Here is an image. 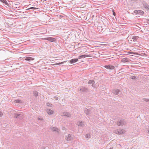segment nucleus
Listing matches in <instances>:
<instances>
[{"instance_id": "f257e3e1", "label": "nucleus", "mask_w": 149, "mask_h": 149, "mask_svg": "<svg viewBox=\"0 0 149 149\" xmlns=\"http://www.w3.org/2000/svg\"><path fill=\"white\" fill-rule=\"evenodd\" d=\"M125 131L123 129H118L113 131V133L117 134H122L125 133Z\"/></svg>"}, {"instance_id": "f03ea898", "label": "nucleus", "mask_w": 149, "mask_h": 149, "mask_svg": "<svg viewBox=\"0 0 149 149\" xmlns=\"http://www.w3.org/2000/svg\"><path fill=\"white\" fill-rule=\"evenodd\" d=\"M125 123V121L123 120H120L118 121L116 124L118 126H123Z\"/></svg>"}, {"instance_id": "7ed1b4c3", "label": "nucleus", "mask_w": 149, "mask_h": 149, "mask_svg": "<svg viewBox=\"0 0 149 149\" xmlns=\"http://www.w3.org/2000/svg\"><path fill=\"white\" fill-rule=\"evenodd\" d=\"M74 136H73L68 134L66 136L65 139L67 141H70L73 139Z\"/></svg>"}, {"instance_id": "20e7f679", "label": "nucleus", "mask_w": 149, "mask_h": 149, "mask_svg": "<svg viewBox=\"0 0 149 149\" xmlns=\"http://www.w3.org/2000/svg\"><path fill=\"white\" fill-rule=\"evenodd\" d=\"M45 40H47L51 42H54L56 40L55 38H53L52 37L46 38L44 39Z\"/></svg>"}, {"instance_id": "39448f33", "label": "nucleus", "mask_w": 149, "mask_h": 149, "mask_svg": "<svg viewBox=\"0 0 149 149\" xmlns=\"http://www.w3.org/2000/svg\"><path fill=\"white\" fill-rule=\"evenodd\" d=\"M49 129L50 130L52 131H56L58 132H59L60 130L59 129L56 127H51Z\"/></svg>"}, {"instance_id": "423d86ee", "label": "nucleus", "mask_w": 149, "mask_h": 149, "mask_svg": "<svg viewBox=\"0 0 149 149\" xmlns=\"http://www.w3.org/2000/svg\"><path fill=\"white\" fill-rule=\"evenodd\" d=\"M104 67L107 69L111 70L115 68V67L114 66L110 65H106L104 66Z\"/></svg>"}, {"instance_id": "0eeeda50", "label": "nucleus", "mask_w": 149, "mask_h": 149, "mask_svg": "<svg viewBox=\"0 0 149 149\" xmlns=\"http://www.w3.org/2000/svg\"><path fill=\"white\" fill-rule=\"evenodd\" d=\"M79 90L80 91L83 92H87L88 91L87 88L84 87H81L80 89H79Z\"/></svg>"}, {"instance_id": "6e6552de", "label": "nucleus", "mask_w": 149, "mask_h": 149, "mask_svg": "<svg viewBox=\"0 0 149 149\" xmlns=\"http://www.w3.org/2000/svg\"><path fill=\"white\" fill-rule=\"evenodd\" d=\"M77 125L79 126L83 127L84 125V121H79L77 122Z\"/></svg>"}, {"instance_id": "1a4fd4ad", "label": "nucleus", "mask_w": 149, "mask_h": 149, "mask_svg": "<svg viewBox=\"0 0 149 149\" xmlns=\"http://www.w3.org/2000/svg\"><path fill=\"white\" fill-rule=\"evenodd\" d=\"M62 116H66L67 117H70L71 116V115L70 114L67 112H65L63 113H62Z\"/></svg>"}, {"instance_id": "9d476101", "label": "nucleus", "mask_w": 149, "mask_h": 149, "mask_svg": "<svg viewBox=\"0 0 149 149\" xmlns=\"http://www.w3.org/2000/svg\"><path fill=\"white\" fill-rule=\"evenodd\" d=\"M120 92V90L118 89H115L113 90L112 93L114 94L117 95Z\"/></svg>"}, {"instance_id": "9b49d317", "label": "nucleus", "mask_w": 149, "mask_h": 149, "mask_svg": "<svg viewBox=\"0 0 149 149\" xmlns=\"http://www.w3.org/2000/svg\"><path fill=\"white\" fill-rule=\"evenodd\" d=\"M78 61V58H74L71 60L70 61V64H72L77 62Z\"/></svg>"}, {"instance_id": "f8f14e48", "label": "nucleus", "mask_w": 149, "mask_h": 149, "mask_svg": "<svg viewBox=\"0 0 149 149\" xmlns=\"http://www.w3.org/2000/svg\"><path fill=\"white\" fill-rule=\"evenodd\" d=\"M84 113L87 115H88L91 113V111L90 109H85L84 110Z\"/></svg>"}, {"instance_id": "ddd939ff", "label": "nucleus", "mask_w": 149, "mask_h": 149, "mask_svg": "<svg viewBox=\"0 0 149 149\" xmlns=\"http://www.w3.org/2000/svg\"><path fill=\"white\" fill-rule=\"evenodd\" d=\"M91 56L90 55H82L79 56V58L80 59L81 58L90 57Z\"/></svg>"}, {"instance_id": "4468645a", "label": "nucleus", "mask_w": 149, "mask_h": 149, "mask_svg": "<svg viewBox=\"0 0 149 149\" xmlns=\"http://www.w3.org/2000/svg\"><path fill=\"white\" fill-rule=\"evenodd\" d=\"M95 82L93 80H90L88 81V84H92V87H95V85L94 84H95Z\"/></svg>"}, {"instance_id": "2eb2a0df", "label": "nucleus", "mask_w": 149, "mask_h": 149, "mask_svg": "<svg viewBox=\"0 0 149 149\" xmlns=\"http://www.w3.org/2000/svg\"><path fill=\"white\" fill-rule=\"evenodd\" d=\"M34 58L31 57H27L25 58V60L26 61H30L34 60Z\"/></svg>"}, {"instance_id": "dca6fc26", "label": "nucleus", "mask_w": 149, "mask_h": 149, "mask_svg": "<svg viewBox=\"0 0 149 149\" xmlns=\"http://www.w3.org/2000/svg\"><path fill=\"white\" fill-rule=\"evenodd\" d=\"M129 61V59L128 58H123L121 60V61L123 63H125Z\"/></svg>"}, {"instance_id": "f3484780", "label": "nucleus", "mask_w": 149, "mask_h": 149, "mask_svg": "<svg viewBox=\"0 0 149 149\" xmlns=\"http://www.w3.org/2000/svg\"><path fill=\"white\" fill-rule=\"evenodd\" d=\"M47 113L49 114H52L54 113V111L50 109H47Z\"/></svg>"}, {"instance_id": "a211bd4d", "label": "nucleus", "mask_w": 149, "mask_h": 149, "mask_svg": "<svg viewBox=\"0 0 149 149\" xmlns=\"http://www.w3.org/2000/svg\"><path fill=\"white\" fill-rule=\"evenodd\" d=\"M143 6L146 9L149 10V6L147 4H144Z\"/></svg>"}, {"instance_id": "6ab92c4d", "label": "nucleus", "mask_w": 149, "mask_h": 149, "mask_svg": "<svg viewBox=\"0 0 149 149\" xmlns=\"http://www.w3.org/2000/svg\"><path fill=\"white\" fill-rule=\"evenodd\" d=\"M139 38V37L137 36H134L132 38V39L134 41H135Z\"/></svg>"}, {"instance_id": "aec40b11", "label": "nucleus", "mask_w": 149, "mask_h": 149, "mask_svg": "<svg viewBox=\"0 0 149 149\" xmlns=\"http://www.w3.org/2000/svg\"><path fill=\"white\" fill-rule=\"evenodd\" d=\"M15 102L16 103H22V101L20 100H16L15 101Z\"/></svg>"}, {"instance_id": "412c9836", "label": "nucleus", "mask_w": 149, "mask_h": 149, "mask_svg": "<svg viewBox=\"0 0 149 149\" xmlns=\"http://www.w3.org/2000/svg\"><path fill=\"white\" fill-rule=\"evenodd\" d=\"M85 136L86 138L88 139L91 138V135L89 134H86Z\"/></svg>"}, {"instance_id": "4be33fe9", "label": "nucleus", "mask_w": 149, "mask_h": 149, "mask_svg": "<svg viewBox=\"0 0 149 149\" xmlns=\"http://www.w3.org/2000/svg\"><path fill=\"white\" fill-rule=\"evenodd\" d=\"M47 106L49 107H51L52 106V104L49 102H48L47 103Z\"/></svg>"}, {"instance_id": "5701e85b", "label": "nucleus", "mask_w": 149, "mask_h": 149, "mask_svg": "<svg viewBox=\"0 0 149 149\" xmlns=\"http://www.w3.org/2000/svg\"><path fill=\"white\" fill-rule=\"evenodd\" d=\"M20 115H22L21 114H16L15 115V116H14V117L15 118H18V116H20Z\"/></svg>"}, {"instance_id": "b1692460", "label": "nucleus", "mask_w": 149, "mask_h": 149, "mask_svg": "<svg viewBox=\"0 0 149 149\" xmlns=\"http://www.w3.org/2000/svg\"><path fill=\"white\" fill-rule=\"evenodd\" d=\"M33 94H34V95L35 96H37L38 95V92L36 91H35L33 92Z\"/></svg>"}, {"instance_id": "393cba45", "label": "nucleus", "mask_w": 149, "mask_h": 149, "mask_svg": "<svg viewBox=\"0 0 149 149\" xmlns=\"http://www.w3.org/2000/svg\"><path fill=\"white\" fill-rule=\"evenodd\" d=\"M0 1L3 3H6V4L7 3L6 1V0H0Z\"/></svg>"}, {"instance_id": "a878e982", "label": "nucleus", "mask_w": 149, "mask_h": 149, "mask_svg": "<svg viewBox=\"0 0 149 149\" xmlns=\"http://www.w3.org/2000/svg\"><path fill=\"white\" fill-rule=\"evenodd\" d=\"M63 62H62L61 63H56L55 64H53V65H60V64H63Z\"/></svg>"}, {"instance_id": "bb28decb", "label": "nucleus", "mask_w": 149, "mask_h": 149, "mask_svg": "<svg viewBox=\"0 0 149 149\" xmlns=\"http://www.w3.org/2000/svg\"><path fill=\"white\" fill-rule=\"evenodd\" d=\"M63 62H62L61 63H56L55 64H53V65H60V64H63Z\"/></svg>"}, {"instance_id": "cd10ccee", "label": "nucleus", "mask_w": 149, "mask_h": 149, "mask_svg": "<svg viewBox=\"0 0 149 149\" xmlns=\"http://www.w3.org/2000/svg\"><path fill=\"white\" fill-rule=\"evenodd\" d=\"M143 12L142 10H139L138 12V14H143Z\"/></svg>"}, {"instance_id": "c85d7f7f", "label": "nucleus", "mask_w": 149, "mask_h": 149, "mask_svg": "<svg viewBox=\"0 0 149 149\" xmlns=\"http://www.w3.org/2000/svg\"><path fill=\"white\" fill-rule=\"evenodd\" d=\"M131 78L133 79H135L136 78V77L132 76L131 77Z\"/></svg>"}, {"instance_id": "c756f323", "label": "nucleus", "mask_w": 149, "mask_h": 149, "mask_svg": "<svg viewBox=\"0 0 149 149\" xmlns=\"http://www.w3.org/2000/svg\"><path fill=\"white\" fill-rule=\"evenodd\" d=\"M149 99H146V98H144L143 99V100L145 101H146V102H148V101H148Z\"/></svg>"}, {"instance_id": "7c9ffc66", "label": "nucleus", "mask_w": 149, "mask_h": 149, "mask_svg": "<svg viewBox=\"0 0 149 149\" xmlns=\"http://www.w3.org/2000/svg\"><path fill=\"white\" fill-rule=\"evenodd\" d=\"M3 113L1 111H0V117H2L3 116Z\"/></svg>"}, {"instance_id": "2f4dec72", "label": "nucleus", "mask_w": 149, "mask_h": 149, "mask_svg": "<svg viewBox=\"0 0 149 149\" xmlns=\"http://www.w3.org/2000/svg\"><path fill=\"white\" fill-rule=\"evenodd\" d=\"M36 9V8H34V7H31L29 8V9H33V10Z\"/></svg>"}, {"instance_id": "473e14b6", "label": "nucleus", "mask_w": 149, "mask_h": 149, "mask_svg": "<svg viewBox=\"0 0 149 149\" xmlns=\"http://www.w3.org/2000/svg\"><path fill=\"white\" fill-rule=\"evenodd\" d=\"M38 119L39 120H43V118L41 117H40L38 118Z\"/></svg>"}, {"instance_id": "72a5a7b5", "label": "nucleus", "mask_w": 149, "mask_h": 149, "mask_svg": "<svg viewBox=\"0 0 149 149\" xmlns=\"http://www.w3.org/2000/svg\"><path fill=\"white\" fill-rule=\"evenodd\" d=\"M138 10H134V13H135L138 14Z\"/></svg>"}, {"instance_id": "f704fd0d", "label": "nucleus", "mask_w": 149, "mask_h": 149, "mask_svg": "<svg viewBox=\"0 0 149 149\" xmlns=\"http://www.w3.org/2000/svg\"><path fill=\"white\" fill-rule=\"evenodd\" d=\"M113 15H114V16H115V15H116V13H115V12H113Z\"/></svg>"}, {"instance_id": "c9c22d12", "label": "nucleus", "mask_w": 149, "mask_h": 149, "mask_svg": "<svg viewBox=\"0 0 149 149\" xmlns=\"http://www.w3.org/2000/svg\"><path fill=\"white\" fill-rule=\"evenodd\" d=\"M56 100H58V97H55V99Z\"/></svg>"}, {"instance_id": "e433bc0d", "label": "nucleus", "mask_w": 149, "mask_h": 149, "mask_svg": "<svg viewBox=\"0 0 149 149\" xmlns=\"http://www.w3.org/2000/svg\"><path fill=\"white\" fill-rule=\"evenodd\" d=\"M148 134H149V128H148Z\"/></svg>"}, {"instance_id": "4c0bfd02", "label": "nucleus", "mask_w": 149, "mask_h": 149, "mask_svg": "<svg viewBox=\"0 0 149 149\" xmlns=\"http://www.w3.org/2000/svg\"><path fill=\"white\" fill-rule=\"evenodd\" d=\"M134 54H138V53H134Z\"/></svg>"}, {"instance_id": "58836bf2", "label": "nucleus", "mask_w": 149, "mask_h": 149, "mask_svg": "<svg viewBox=\"0 0 149 149\" xmlns=\"http://www.w3.org/2000/svg\"><path fill=\"white\" fill-rule=\"evenodd\" d=\"M110 149H112V148H110Z\"/></svg>"}, {"instance_id": "ea45409f", "label": "nucleus", "mask_w": 149, "mask_h": 149, "mask_svg": "<svg viewBox=\"0 0 149 149\" xmlns=\"http://www.w3.org/2000/svg\"><path fill=\"white\" fill-rule=\"evenodd\" d=\"M148 101H149V100H148Z\"/></svg>"}]
</instances>
